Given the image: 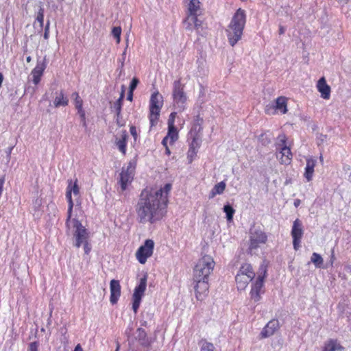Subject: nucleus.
Returning <instances> with one entry per match:
<instances>
[{"instance_id":"412c9836","label":"nucleus","mask_w":351,"mask_h":351,"mask_svg":"<svg viewBox=\"0 0 351 351\" xmlns=\"http://www.w3.org/2000/svg\"><path fill=\"white\" fill-rule=\"evenodd\" d=\"M45 68L46 66L43 62H38L35 68L32 71V82L35 85L40 82Z\"/></svg>"},{"instance_id":"de8ad7c7","label":"nucleus","mask_w":351,"mask_h":351,"mask_svg":"<svg viewBox=\"0 0 351 351\" xmlns=\"http://www.w3.org/2000/svg\"><path fill=\"white\" fill-rule=\"evenodd\" d=\"M49 21H48L47 22V24H46V27H45V34H44V38L45 39H47L48 38V36H49Z\"/></svg>"},{"instance_id":"0eeeda50","label":"nucleus","mask_w":351,"mask_h":351,"mask_svg":"<svg viewBox=\"0 0 351 351\" xmlns=\"http://www.w3.org/2000/svg\"><path fill=\"white\" fill-rule=\"evenodd\" d=\"M173 99L174 106L180 112L186 108L187 97L184 92V88L180 80L173 84Z\"/></svg>"},{"instance_id":"2f4dec72","label":"nucleus","mask_w":351,"mask_h":351,"mask_svg":"<svg viewBox=\"0 0 351 351\" xmlns=\"http://www.w3.org/2000/svg\"><path fill=\"white\" fill-rule=\"evenodd\" d=\"M223 212L226 215V219L228 221H231L233 219L235 210L231 206L227 204L223 206Z\"/></svg>"},{"instance_id":"39448f33","label":"nucleus","mask_w":351,"mask_h":351,"mask_svg":"<svg viewBox=\"0 0 351 351\" xmlns=\"http://www.w3.org/2000/svg\"><path fill=\"white\" fill-rule=\"evenodd\" d=\"M163 106V97L158 91L154 92L149 101V119L151 128L158 123L161 108Z\"/></svg>"},{"instance_id":"a211bd4d","label":"nucleus","mask_w":351,"mask_h":351,"mask_svg":"<svg viewBox=\"0 0 351 351\" xmlns=\"http://www.w3.org/2000/svg\"><path fill=\"white\" fill-rule=\"evenodd\" d=\"M316 88L321 95V97L324 99H329L330 97L331 89L329 85L327 84L326 80L324 77H321L316 84Z\"/></svg>"},{"instance_id":"f257e3e1","label":"nucleus","mask_w":351,"mask_h":351,"mask_svg":"<svg viewBox=\"0 0 351 351\" xmlns=\"http://www.w3.org/2000/svg\"><path fill=\"white\" fill-rule=\"evenodd\" d=\"M171 190V184L160 189L143 190L135 207L137 220L141 223H153L160 220L165 215Z\"/></svg>"},{"instance_id":"393cba45","label":"nucleus","mask_w":351,"mask_h":351,"mask_svg":"<svg viewBox=\"0 0 351 351\" xmlns=\"http://www.w3.org/2000/svg\"><path fill=\"white\" fill-rule=\"evenodd\" d=\"M127 138L128 134L125 130L122 131L120 134L119 138H116V145L117 146L119 150L123 154H125L126 153V145H127Z\"/></svg>"},{"instance_id":"ddd939ff","label":"nucleus","mask_w":351,"mask_h":351,"mask_svg":"<svg viewBox=\"0 0 351 351\" xmlns=\"http://www.w3.org/2000/svg\"><path fill=\"white\" fill-rule=\"evenodd\" d=\"M266 271L264 269L263 276L259 275L252 285L250 298L254 302H258L261 298V294L264 293V278Z\"/></svg>"},{"instance_id":"58836bf2","label":"nucleus","mask_w":351,"mask_h":351,"mask_svg":"<svg viewBox=\"0 0 351 351\" xmlns=\"http://www.w3.org/2000/svg\"><path fill=\"white\" fill-rule=\"evenodd\" d=\"M197 150L189 148L187 153V158H189V162H191L193 158L196 156Z\"/></svg>"},{"instance_id":"680f3d73","label":"nucleus","mask_w":351,"mask_h":351,"mask_svg":"<svg viewBox=\"0 0 351 351\" xmlns=\"http://www.w3.org/2000/svg\"><path fill=\"white\" fill-rule=\"evenodd\" d=\"M59 2H62L64 0H58Z\"/></svg>"},{"instance_id":"20e7f679","label":"nucleus","mask_w":351,"mask_h":351,"mask_svg":"<svg viewBox=\"0 0 351 351\" xmlns=\"http://www.w3.org/2000/svg\"><path fill=\"white\" fill-rule=\"evenodd\" d=\"M66 225L69 230L71 228H73L74 245L76 247L79 248L83 243L88 241L89 233L86 228L77 219H71V217H69V214L67 216Z\"/></svg>"},{"instance_id":"a19ab883","label":"nucleus","mask_w":351,"mask_h":351,"mask_svg":"<svg viewBox=\"0 0 351 351\" xmlns=\"http://www.w3.org/2000/svg\"><path fill=\"white\" fill-rule=\"evenodd\" d=\"M122 101L117 99L114 103V108H115L117 117H119L121 110Z\"/></svg>"},{"instance_id":"c9c22d12","label":"nucleus","mask_w":351,"mask_h":351,"mask_svg":"<svg viewBox=\"0 0 351 351\" xmlns=\"http://www.w3.org/2000/svg\"><path fill=\"white\" fill-rule=\"evenodd\" d=\"M72 97L74 99L75 106L77 109L82 108V100L77 93H73Z\"/></svg>"},{"instance_id":"b1692460","label":"nucleus","mask_w":351,"mask_h":351,"mask_svg":"<svg viewBox=\"0 0 351 351\" xmlns=\"http://www.w3.org/2000/svg\"><path fill=\"white\" fill-rule=\"evenodd\" d=\"M53 103L54 107L56 108L66 106L69 104V99L66 96H65L63 90H60L59 92H56V96Z\"/></svg>"},{"instance_id":"a878e982","label":"nucleus","mask_w":351,"mask_h":351,"mask_svg":"<svg viewBox=\"0 0 351 351\" xmlns=\"http://www.w3.org/2000/svg\"><path fill=\"white\" fill-rule=\"evenodd\" d=\"M188 16H198L201 14L200 2L199 0H191L188 6Z\"/></svg>"},{"instance_id":"8fccbe9b","label":"nucleus","mask_w":351,"mask_h":351,"mask_svg":"<svg viewBox=\"0 0 351 351\" xmlns=\"http://www.w3.org/2000/svg\"><path fill=\"white\" fill-rule=\"evenodd\" d=\"M301 201L299 199L294 200V206L297 208L300 205Z\"/></svg>"},{"instance_id":"bb28decb","label":"nucleus","mask_w":351,"mask_h":351,"mask_svg":"<svg viewBox=\"0 0 351 351\" xmlns=\"http://www.w3.org/2000/svg\"><path fill=\"white\" fill-rule=\"evenodd\" d=\"M343 348L337 340L329 339L325 343L322 351H343Z\"/></svg>"},{"instance_id":"4be33fe9","label":"nucleus","mask_w":351,"mask_h":351,"mask_svg":"<svg viewBox=\"0 0 351 351\" xmlns=\"http://www.w3.org/2000/svg\"><path fill=\"white\" fill-rule=\"evenodd\" d=\"M317 160L311 157L306 158V165L304 176L307 182L312 180L314 173V168L316 165Z\"/></svg>"},{"instance_id":"7ed1b4c3","label":"nucleus","mask_w":351,"mask_h":351,"mask_svg":"<svg viewBox=\"0 0 351 351\" xmlns=\"http://www.w3.org/2000/svg\"><path fill=\"white\" fill-rule=\"evenodd\" d=\"M215 263L210 256H204L197 263L193 271V280H208Z\"/></svg>"},{"instance_id":"e433bc0d","label":"nucleus","mask_w":351,"mask_h":351,"mask_svg":"<svg viewBox=\"0 0 351 351\" xmlns=\"http://www.w3.org/2000/svg\"><path fill=\"white\" fill-rule=\"evenodd\" d=\"M36 22L39 23L40 27L43 28L44 23V10L43 8H40L38 12Z\"/></svg>"},{"instance_id":"5701e85b","label":"nucleus","mask_w":351,"mask_h":351,"mask_svg":"<svg viewBox=\"0 0 351 351\" xmlns=\"http://www.w3.org/2000/svg\"><path fill=\"white\" fill-rule=\"evenodd\" d=\"M178 138V132L176 128H168L167 135L162 141L163 146H166V144L169 143L170 145L174 143Z\"/></svg>"},{"instance_id":"aec40b11","label":"nucleus","mask_w":351,"mask_h":351,"mask_svg":"<svg viewBox=\"0 0 351 351\" xmlns=\"http://www.w3.org/2000/svg\"><path fill=\"white\" fill-rule=\"evenodd\" d=\"M279 327V322L277 319L269 321L261 332L262 338L269 337L274 334Z\"/></svg>"},{"instance_id":"37998d69","label":"nucleus","mask_w":351,"mask_h":351,"mask_svg":"<svg viewBox=\"0 0 351 351\" xmlns=\"http://www.w3.org/2000/svg\"><path fill=\"white\" fill-rule=\"evenodd\" d=\"M138 80L136 77H134L132 80V82L130 83V92H133L134 90L136 88L137 85H138Z\"/></svg>"},{"instance_id":"5fc2aeb1","label":"nucleus","mask_w":351,"mask_h":351,"mask_svg":"<svg viewBox=\"0 0 351 351\" xmlns=\"http://www.w3.org/2000/svg\"><path fill=\"white\" fill-rule=\"evenodd\" d=\"M132 96H133V92H129L128 93V99L130 100V101H132Z\"/></svg>"},{"instance_id":"dca6fc26","label":"nucleus","mask_w":351,"mask_h":351,"mask_svg":"<svg viewBox=\"0 0 351 351\" xmlns=\"http://www.w3.org/2000/svg\"><path fill=\"white\" fill-rule=\"evenodd\" d=\"M304 234L302 222L296 219L293 223L291 229V236L293 237V245L295 250H298L300 246L301 239Z\"/></svg>"},{"instance_id":"052dcab7","label":"nucleus","mask_w":351,"mask_h":351,"mask_svg":"<svg viewBox=\"0 0 351 351\" xmlns=\"http://www.w3.org/2000/svg\"><path fill=\"white\" fill-rule=\"evenodd\" d=\"M119 348V345L118 344L117 347V350L116 351H118Z\"/></svg>"},{"instance_id":"1a4fd4ad","label":"nucleus","mask_w":351,"mask_h":351,"mask_svg":"<svg viewBox=\"0 0 351 351\" xmlns=\"http://www.w3.org/2000/svg\"><path fill=\"white\" fill-rule=\"evenodd\" d=\"M135 168L136 162L133 160L130 161L127 167H123L119 180L122 191L125 190L128 184L132 181Z\"/></svg>"},{"instance_id":"9b49d317","label":"nucleus","mask_w":351,"mask_h":351,"mask_svg":"<svg viewBox=\"0 0 351 351\" xmlns=\"http://www.w3.org/2000/svg\"><path fill=\"white\" fill-rule=\"evenodd\" d=\"M265 111L266 114L271 115L278 113L285 114L287 112V99L285 97H278L274 104L266 106Z\"/></svg>"},{"instance_id":"c756f323","label":"nucleus","mask_w":351,"mask_h":351,"mask_svg":"<svg viewBox=\"0 0 351 351\" xmlns=\"http://www.w3.org/2000/svg\"><path fill=\"white\" fill-rule=\"evenodd\" d=\"M226 186V184L223 181L215 184L210 191V197H214L216 195L222 194L225 191Z\"/></svg>"},{"instance_id":"4d7b16f0","label":"nucleus","mask_w":351,"mask_h":351,"mask_svg":"<svg viewBox=\"0 0 351 351\" xmlns=\"http://www.w3.org/2000/svg\"><path fill=\"white\" fill-rule=\"evenodd\" d=\"M12 149H13V147H10V148L8 149V155H10V154H11V152H12Z\"/></svg>"},{"instance_id":"72a5a7b5","label":"nucleus","mask_w":351,"mask_h":351,"mask_svg":"<svg viewBox=\"0 0 351 351\" xmlns=\"http://www.w3.org/2000/svg\"><path fill=\"white\" fill-rule=\"evenodd\" d=\"M200 351H216L214 345L206 341H202L201 343Z\"/></svg>"},{"instance_id":"a18cd8bd","label":"nucleus","mask_w":351,"mask_h":351,"mask_svg":"<svg viewBox=\"0 0 351 351\" xmlns=\"http://www.w3.org/2000/svg\"><path fill=\"white\" fill-rule=\"evenodd\" d=\"M77 112L78 114H80L82 121L84 122V125H86V121H85V112L84 110H83V108H78L77 109Z\"/></svg>"},{"instance_id":"f8f14e48","label":"nucleus","mask_w":351,"mask_h":351,"mask_svg":"<svg viewBox=\"0 0 351 351\" xmlns=\"http://www.w3.org/2000/svg\"><path fill=\"white\" fill-rule=\"evenodd\" d=\"M286 137L285 135L279 136V139L281 144H279L280 152L277 154V158L279 159L281 164L289 165L292 160V153L291 149L286 144Z\"/></svg>"},{"instance_id":"bf43d9fd","label":"nucleus","mask_w":351,"mask_h":351,"mask_svg":"<svg viewBox=\"0 0 351 351\" xmlns=\"http://www.w3.org/2000/svg\"><path fill=\"white\" fill-rule=\"evenodd\" d=\"M319 158H320V160L322 162L323 161V157L321 156Z\"/></svg>"},{"instance_id":"3c124183","label":"nucleus","mask_w":351,"mask_h":351,"mask_svg":"<svg viewBox=\"0 0 351 351\" xmlns=\"http://www.w3.org/2000/svg\"><path fill=\"white\" fill-rule=\"evenodd\" d=\"M73 351H83L82 346L80 344H77Z\"/></svg>"},{"instance_id":"6e6552de","label":"nucleus","mask_w":351,"mask_h":351,"mask_svg":"<svg viewBox=\"0 0 351 351\" xmlns=\"http://www.w3.org/2000/svg\"><path fill=\"white\" fill-rule=\"evenodd\" d=\"M147 287V277L145 276L140 279L138 285L135 287L132 295V309L136 313L140 306L142 298L144 296Z\"/></svg>"},{"instance_id":"cd10ccee","label":"nucleus","mask_w":351,"mask_h":351,"mask_svg":"<svg viewBox=\"0 0 351 351\" xmlns=\"http://www.w3.org/2000/svg\"><path fill=\"white\" fill-rule=\"evenodd\" d=\"M184 23L186 25V29H191L192 25L193 24L194 27L198 31L199 28L202 25V21L197 19V16H187V18L184 21Z\"/></svg>"},{"instance_id":"603ef678","label":"nucleus","mask_w":351,"mask_h":351,"mask_svg":"<svg viewBox=\"0 0 351 351\" xmlns=\"http://www.w3.org/2000/svg\"><path fill=\"white\" fill-rule=\"evenodd\" d=\"M285 32V28L283 26H280L279 27V34H283Z\"/></svg>"},{"instance_id":"473e14b6","label":"nucleus","mask_w":351,"mask_h":351,"mask_svg":"<svg viewBox=\"0 0 351 351\" xmlns=\"http://www.w3.org/2000/svg\"><path fill=\"white\" fill-rule=\"evenodd\" d=\"M192 141L190 144L189 148L197 150L199 149L201 145V136H191Z\"/></svg>"},{"instance_id":"13d9d810","label":"nucleus","mask_w":351,"mask_h":351,"mask_svg":"<svg viewBox=\"0 0 351 351\" xmlns=\"http://www.w3.org/2000/svg\"><path fill=\"white\" fill-rule=\"evenodd\" d=\"M30 60H31V58H30L29 56V57H27V62H30Z\"/></svg>"},{"instance_id":"6ab92c4d","label":"nucleus","mask_w":351,"mask_h":351,"mask_svg":"<svg viewBox=\"0 0 351 351\" xmlns=\"http://www.w3.org/2000/svg\"><path fill=\"white\" fill-rule=\"evenodd\" d=\"M111 304H114L117 302L121 295V285L119 280H112L110 283Z\"/></svg>"},{"instance_id":"423d86ee","label":"nucleus","mask_w":351,"mask_h":351,"mask_svg":"<svg viewBox=\"0 0 351 351\" xmlns=\"http://www.w3.org/2000/svg\"><path fill=\"white\" fill-rule=\"evenodd\" d=\"M254 277L252 265L248 263L242 265L235 277L237 289L244 290Z\"/></svg>"},{"instance_id":"7c9ffc66","label":"nucleus","mask_w":351,"mask_h":351,"mask_svg":"<svg viewBox=\"0 0 351 351\" xmlns=\"http://www.w3.org/2000/svg\"><path fill=\"white\" fill-rule=\"evenodd\" d=\"M311 261L317 268H322L323 266L324 260L321 255L316 252L313 253L311 258Z\"/></svg>"},{"instance_id":"79ce46f5","label":"nucleus","mask_w":351,"mask_h":351,"mask_svg":"<svg viewBox=\"0 0 351 351\" xmlns=\"http://www.w3.org/2000/svg\"><path fill=\"white\" fill-rule=\"evenodd\" d=\"M39 344L37 341H34L29 343L27 351H38Z\"/></svg>"},{"instance_id":"4468645a","label":"nucleus","mask_w":351,"mask_h":351,"mask_svg":"<svg viewBox=\"0 0 351 351\" xmlns=\"http://www.w3.org/2000/svg\"><path fill=\"white\" fill-rule=\"evenodd\" d=\"M267 240V237L265 232L261 230H255L251 233L249 250L250 253H254L255 251L265 244Z\"/></svg>"},{"instance_id":"9d476101","label":"nucleus","mask_w":351,"mask_h":351,"mask_svg":"<svg viewBox=\"0 0 351 351\" xmlns=\"http://www.w3.org/2000/svg\"><path fill=\"white\" fill-rule=\"evenodd\" d=\"M154 242L152 239H147L136 252V257L141 264H145L148 258L153 254Z\"/></svg>"},{"instance_id":"6e6d98bb","label":"nucleus","mask_w":351,"mask_h":351,"mask_svg":"<svg viewBox=\"0 0 351 351\" xmlns=\"http://www.w3.org/2000/svg\"><path fill=\"white\" fill-rule=\"evenodd\" d=\"M3 80V75L1 73H0V87L1 86Z\"/></svg>"},{"instance_id":"f03ea898","label":"nucleus","mask_w":351,"mask_h":351,"mask_svg":"<svg viewBox=\"0 0 351 351\" xmlns=\"http://www.w3.org/2000/svg\"><path fill=\"white\" fill-rule=\"evenodd\" d=\"M245 23V11L239 8L232 16L226 31L228 42L232 47H234L241 39Z\"/></svg>"},{"instance_id":"f704fd0d","label":"nucleus","mask_w":351,"mask_h":351,"mask_svg":"<svg viewBox=\"0 0 351 351\" xmlns=\"http://www.w3.org/2000/svg\"><path fill=\"white\" fill-rule=\"evenodd\" d=\"M146 333L144 329L139 328L136 330V339L141 341L142 344H145V339Z\"/></svg>"},{"instance_id":"4c0bfd02","label":"nucleus","mask_w":351,"mask_h":351,"mask_svg":"<svg viewBox=\"0 0 351 351\" xmlns=\"http://www.w3.org/2000/svg\"><path fill=\"white\" fill-rule=\"evenodd\" d=\"M121 33V29L120 27H114L112 30V34L117 39V43L120 42V36Z\"/></svg>"},{"instance_id":"864d4df0","label":"nucleus","mask_w":351,"mask_h":351,"mask_svg":"<svg viewBox=\"0 0 351 351\" xmlns=\"http://www.w3.org/2000/svg\"><path fill=\"white\" fill-rule=\"evenodd\" d=\"M165 147V153L167 155H170L171 154V152H170V149L168 147V144H166V146H164Z\"/></svg>"},{"instance_id":"2eb2a0df","label":"nucleus","mask_w":351,"mask_h":351,"mask_svg":"<svg viewBox=\"0 0 351 351\" xmlns=\"http://www.w3.org/2000/svg\"><path fill=\"white\" fill-rule=\"evenodd\" d=\"M72 193L75 196H78L80 194V188L77 185V180H75L73 181L72 180H68V186L66 187V198L68 201L69 207H68V214H69V217H71L73 208V202L72 200Z\"/></svg>"},{"instance_id":"ea45409f","label":"nucleus","mask_w":351,"mask_h":351,"mask_svg":"<svg viewBox=\"0 0 351 351\" xmlns=\"http://www.w3.org/2000/svg\"><path fill=\"white\" fill-rule=\"evenodd\" d=\"M176 112H171L168 119V128H176L174 125V121L176 118Z\"/></svg>"},{"instance_id":"c85d7f7f","label":"nucleus","mask_w":351,"mask_h":351,"mask_svg":"<svg viewBox=\"0 0 351 351\" xmlns=\"http://www.w3.org/2000/svg\"><path fill=\"white\" fill-rule=\"evenodd\" d=\"M202 119L197 117L196 119L194 121L193 125L190 130V136H201L199 133L202 131Z\"/></svg>"},{"instance_id":"09e8293b","label":"nucleus","mask_w":351,"mask_h":351,"mask_svg":"<svg viewBox=\"0 0 351 351\" xmlns=\"http://www.w3.org/2000/svg\"><path fill=\"white\" fill-rule=\"evenodd\" d=\"M124 95H125V87L124 86H122V88H121V95H120V97L118 99V100L119 101H123V98H124Z\"/></svg>"},{"instance_id":"c03bdc74","label":"nucleus","mask_w":351,"mask_h":351,"mask_svg":"<svg viewBox=\"0 0 351 351\" xmlns=\"http://www.w3.org/2000/svg\"><path fill=\"white\" fill-rule=\"evenodd\" d=\"M130 132L131 135L133 136L134 141H136L138 138V133L136 127L134 125L130 126Z\"/></svg>"},{"instance_id":"f3484780","label":"nucleus","mask_w":351,"mask_h":351,"mask_svg":"<svg viewBox=\"0 0 351 351\" xmlns=\"http://www.w3.org/2000/svg\"><path fill=\"white\" fill-rule=\"evenodd\" d=\"M195 291V297L198 300H204L208 293V280H193Z\"/></svg>"},{"instance_id":"49530a36","label":"nucleus","mask_w":351,"mask_h":351,"mask_svg":"<svg viewBox=\"0 0 351 351\" xmlns=\"http://www.w3.org/2000/svg\"><path fill=\"white\" fill-rule=\"evenodd\" d=\"M82 245L84 246V252L86 254H88L90 252V247L88 245V241H87L86 242L83 243Z\"/></svg>"}]
</instances>
